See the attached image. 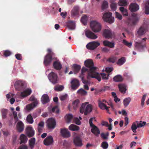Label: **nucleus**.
Returning <instances> with one entry per match:
<instances>
[{
	"mask_svg": "<svg viewBox=\"0 0 149 149\" xmlns=\"http://www.w3.org/2000/svg\"><path fill=\"white\" fill-rule=\"evenodd\" d=\"M84 64L86 67H83L81 69V73L79 76L81 78L82 82L85 84L88 83V81L84 79V75L86 72H88L87 78H94L97 79L99 81H101L100 75L96 72V68L94 66L93 61L91 59H88L84 62Z\"/></svg>",
	"mask_w": 149,
	"mask_h": 149,
	"instance_id": "1",
	"label": "nucleus"
},
{
	"mask_svg": "<svg viewBox=\"0 0 149 149\" xmlns=\"http://www.w3.org/2000/svg\"><path fill=\"white\" fill-rule=\"evenodd\" d=\"M88 104V102L83 103L80 109V113L82 114L84 113L85 116L90 113L92 110V105Z\"/></svg>",
	"mask_w": 149,
	"mask_h": 149,
	"instance_id": "2",
	"label": "nucleus"
},
{
	"mask_svg": "<svg viewBox=\"0 0 149 149\" xmlns=\"http://www.w3.org/2000/svg\"><path fill=\"white\" fill-rule=\"evenodd\" d=\"M48 54L45 56L43 62L45 66L49 65L52 62L53 57L54 56V53L50 48L47 49Z\"/></svg>",
	"mask_w": 149,
	"mask_h": 149,
	"instance_id": "3",
	"label": "nucleus"
},
{
	"mask_svg": "<svg viewBox=\"0 0 149 149\" xmlns=\"http://www.w3.org/2000/svg\"><path fill=\"white\" fill-rule=\"evenodd\" d=\"M90 27L92 31L95 33L100 32L102 29L100 24L95 20H93L90 22Z\"/></svg>",
	"mask_w": 149,
	"mask_h": 149,
	"instance_id": "4",
	"label": "nucleus"
},
{
	"mask_svg": "<svg viewBox=\"0 0 149 149\" xmlns=\"http://www.w3.org/2000/svg\"><path fill=\"white\" fill-rule=\"evenodd\" d=\"M96 121L95 118H91L89 120V123L90 126L92 127L91 130V132L96 136H98L100 132L99 128L93 123V120Z\"/></svg>",
	"mask_w": 149,
	"mask_h": 149,
	"instance_id": "5",
	"label": "nucleus"
},
{
	"mask_svg": "<svg viewBox=\"0 0 149 149\" xmlns=\"http://www.w3.org/2000/svg\"><path fill=\"white\" fill-rule=\"evenodd\" d=\"M139 19V18L137 16V15L135 13H133L131 17H128L127 22L129 26L134 25L136 24Z\"/></svg>",
	"mask_w": 149,
	"mask_h": 149,
	"instance_id": "6",
	"label": "nucleus"
},
{
	"mask_svg": "<svg viewBox=\"0 0 149 149\" xmlns=\"http://www.w3.org/2000/svg\"><path fill=\"white\" fill-rule=\"evenodd\" d=\"M147 38H144L140 42H136L135 43V47L136 49L139 51L144 50V48L146 47L145 42Z\"/></svg>",
	"mask_w": 149,
	"mask_h": 149,
	"instance_id": "7",
	"label": "nucleus"
},
{
	"mask_svg": "<svg viewBox=\"0 0 149 149\" xmlns=\"http://www.w3.org/2000/svg\"><path fill=\"white\" fill-rule=\"evenodd\" d=\"M48 77L49 81L53 84H54L58 83V77L56 73L52 72L49 74Z\"/></svg>",
	"mask_w": 149,
	"mask_h": 149,
	"instance_id": "8",
	"label": "nucleus"
},
{
	"mask_svg": "<svg viewBox=\"0 0 149 149\" xmlns=\"http://www.w3.org/2000/svg\"><path fill=\"white\" fill-rule=\"evenodd\" d=\"M112 13L110 12L105 13L103 15V18L104 20L109 23H112L114 22V18L112 17Z\"/></svg>",
	"mask_w": 149,
	"mask_h": 149,
	"instance_id": "9",
	"label": "nucleus"
},
{
	"mask_svg": "<svg viewBox=\"0 0 149 149\" xmlns=\"http://www.w3.org/2000/svg\"><path fill=\"white\" fill-rule=\"evenodd\" d=\"M29 100L34 101L32 104H28L26 106V109L28 110H30L35 107L38 104V102L33 96H32L29 98Z\"/></svg>",
	"mask_w": 149,
	"mask_h": 149,
	"instance_id": "10",
	"label": "nucleus"
},
{
	"mask_svg": "<svg viewBox=\"0 0 149 149\" xmlns=\"http://www.w3.org/2000/svg\"><path fill=\"white\" fill-rule=\"evenodd\" d=\"M100 43L97 41L90 42L86 45V48L89 50H94L100 45Z\"/></svg>",
	"mask_w": 149,
	"mask_h": 149,
	"instance_id": "11",
	"label": "nucleus"
},
{
	"mask_svg": "<svg viewBox=\"0 0 149 149\" xmlns=\"http://www.w3.org/2000/svg\"><path fill=\"white\" fill-rule=\"evenodd\" d=\"M47 127L49 129H54L56 125V122L54 119L49 118L47 122Z\"/></svg>",
	"mask_w": 149,
	"mask_h": 149,
	"instance_id": "12",
	"label": "nucleus"
},
{
	"mask_svg": "<svg viewBox=\"0 0 149 149\" xmlns=\"http://www.w3.org/2000/svg\"><path fill=\"white\" fill-rule=\"evenodd\" d=\"M24 85L23 83L20 80L16 81L14 85L15 89L19 91H22L23 89Z\"/></svg>",
	"mask_w": 149,
	"mask_h": 149,
	"instance_id": "13",
	"label": "nucleus"
},
{
	"mask_svg": "<svg viewBox=\"0 0 149 149\" xmlns=\"http://www.w3.org/2000/svg\"><path fill=\"white\" fill-rule=\"evenodd\" d=\"M73 142L75 145L77 147H81L82 145V140L80 137L78 136L74 137Z\"/></svg>",
	"mask_w": 149,
	"mask_h": 149,
	"instance_id": "14",
	"label": "nucleus"
},
{
	"mask_svg": "<svg viewBox=\"0 0 149 149\" xmlns=\"http://www.w3.org/2000/svg\"><path fill=\"white\" fill-rule=\"evenodd\" d=\"M86 36L88 38L95 39L97 38V36L95 33L89 30H87L85 31Z\"/></svg>",
	"mask_w": 149,
	"mask_h": 149,
	"instance_id": "15",
	"label": "nucleus"
},
{
	"mask_svg": "<svg viewBox=\"0 0 149 149\" xmlns=\"http://www.w3.org/2000/svg\"><path fill=\"white\" fill-rule=\"evenodd\" d=\"M71 88L73 90L76 89L80 85L79 81L76 79H72L71 82Z\"/></svg>",
	"mask_w": 149,
	"mask_h": 149,
	"instance_id": "16",
	"label": "nucleus"
},
{
	"mask_svg": "<svg viewBox=\"0 0 149 149\" xmlns=\"http://www.w3.org/2000/svg\"><path fill=\"white\" fill-rule=\"evenodd\" d=\"M139 8V5L135 3H131L129 6V9L132 12H135L137 11Z\"/></svg>",
	"mask_w": 149,
	"mask_h": 149,
	"instance_id": "17",
	"label": "nucleus"
},
{
	"mask_svg": "<svg viewBox=\"0 0 149 149\" xmlns=\"http://www.w3.org/2000/svg\"><path fill=\"white\" fill-rule=\"evenodd\" d=\"M53 142V137L51 136L47 137L43 141L44 144L46 146H49L51 145Z\"/></svg>",
	"mask_w": 149,
	"mask_h": 149,
	"instance_id": "18",
	"label": "nucleus"
},
{
	"mask_svg": "<svg viewBox=\"0 0 149 149\" xmlns=\"http://www.w3.org/2000/svg\"><path fill=\"white\" fill-rule=\"evenodd\" d=\"M61 133L62 136L65 138H68L70 136V134L67 129H61Z\"/></svg>",
	"mask_w": 149,
	"mask_h": 149,
	"instance_id": "19",
	"label": "nucleus"
},
{
	"mask_svg": "<svg viewBox=\"0 0 149 149\" xmlns=\"http://www.w3.org/2000/svg\"><path fill=\"white\" fill-rule=\"evenodd\" d=\"M26 134L29 137L33 136L34 134V132L31 127H28L26 128Z\"/></svg>",
	"mask_w": 149,
	"mask_h": 149,
	"instance_id": "20",
	"label": "nucleus"
},
{
	"mask_svg": "<svg viewBox=\"0 0 149 149\" xmlns=\"http://www.w3.org/2000/svg\"><path fill=\"white\" fill-rule=\"evenodd\" d=\"M41 100L42 104H45L48 103L50 100L48 95L47 94H44L42 95Z\"/></svg>",
	"mask_w": 149,
	"mask_h": 149,
	"instance_id": "21",
	"label": "nucleus"
},
{
	"mask_svg": "<svg viewBox=\"0 0 149 149\" xmlns=\"http://www.w3.org/2000/svg\"><path fill=\"white\" fill-rule=\"evenodd\" d=\"M103 36L105 38H111L112 36V32L109 30L105 29L103 31Z\"/></svg>",
	"mask_w": 149,
	"mask_h": 149,
	"instance_id": "22",
	"label": "nucleus"
},
{
	"mask_svg": "<svg viewBox=\"0 0 149 149\" xmlns=\"http://www.w3.org/2000/svg\"><path fill=\"white\" fill-rule=\"evenodd\" d=\"M98 105L100 108L102 109H105L107 111L108 113L110 114V113L109 112V107H107L106 105L104 103H102L100 100H99L98 101Z\"/></svg>",
	"mask_w": 149,
	"mask_h": 149,
	"instance_id": "23",
	"label": "nucleus"
},
{
	"mask_svg": "<svg viewBox=\"0 0 149 149\" xmlns=\"http://www.w3.org/2000/svg\"><path fill=\"white\" fill-rule=\"evenodd\" d=\"M147 29V28L146 26H141L138 29L137 33L139 36L143 35L145 33Z\"/></svg>",
	"mask_w": 149,
	"mask_h": 149,
	"instance_id": "24",
	"label": "nucleus"
},
{
	"mask_svg": "<svg viewBox=\"0 0 149 149\" xmlns=\"http://www.w3.org/2000/svg\"><path fill=\"white\" fill-rule=\"evenodd\" d=\"M17 128L18 131L19 132H22L24 128V125L21 121H19L17 124Z\"/></svg>",
	"mask_w": 149,
	"mask_h": 149,
	"instance_id": "25",
	"label": "nucleus"
},
{
	"mask_svg": "<svg viewBox=\"0 0 149 149\" xmlns=\"http://www.w3.org/2000/svg\"><path fill=\"white\" fill-rule=\"evenodd\" d=\"M31 92V89H27L24 91L21 92L20 96L22 97H26L30 95Z\"/></svg>",
	"mask_w": 149,
	"mask_h": 149,
	"instance_id": "26",
	"label": "nucleus"
},
{
	"mask_svg": "<svg viewBox=\"0 0 149 149\" xmlns=\"http://www.w3.org/2000/svg\"><path fill=\"white\" fill-rule=\"evenodd\" d=\"M53 65L54 68L56 70H60L62 68V65L59 61H55L53 63Z\"/></svg>",
	"mask_w": 149,
	"mask_h": 149,
	"instance_id": "27",
	"label": "nucleus"
},
{
	"mask_svg": "<svg viewBox=\"0 0 149 149\" xmlns=\"http://www.w3.org/2000/svg\"><path fill=\"white\" fill-rule=\"evenodd\" d=\"M103 44L104 46L108 47L110 48H113L115 45L114 42H111L107 40L103 42Z\"/></svg>",
	"mask_w": 149,
	"mask_h": 149,
	"instance_id": "28",
	"label": "nucleus"
},
{
	"mask_svg": "<svg viewBox=\"0 0 149 149\" xmlns=\"http://www.w3.org/2000/svg\"><path fill=\"white\" fill-rule=\"evenodd\" d=\"M118 87L120 91L123 93H125L126 91V86L124 84H120L118 85Z\"/></svg>",
	"mask_w": 149,
	"mask_h": 149,
	"instance_id": "29",
	"label": "nucleus"
},
{
	"mask_svg": "<svg viewBox=\"0 0 149 149\" xmlns=\"http://www.w3.org/2000/svg\"><path fill=\"white\" fill-rule=\"evenodd\" d=\"M20 144L25 143L27 141V138L24 134H22L20 136Z\"/></svg>",
	"mask_w": 149,
	"mask_h": 149,
	"instance_id": "30",
	"label": "nucleus"
},
{
	"mask_svg": "<svg viewBox=\"0 0 149 149\" xmlns=\"http://www.w3.org/2000/svg\"><path fill=\"white\" fill-rule=\"evenodd\" d=\"M35 138H32L29 141V145L31 149H33L34 148L35 143Z\"/></svg>",
	"mask_w": 149,
	"mask_h": 149,
	"instance_id": "31",
	"label": "nucleus"
},
{
	"mask_svg": "<svg viewBox=\"0 0 149 149\" xmlns=\"http://www.w3.org/2000/svg\"><path fill=\"white\" fill-rule=\"evenodd\" d=\"M81 66L76 64H74L73 66V69L74 73L76 74L79 72L80 70Z\"/></svg>",
	"mask_w": 149,
	"mask_h": 149,
	"instance_id": "32",
	"label": "nucleus"
},
{
	"mask_svg": "<svg viewBox=\"0 0 149 149\" xmlns=\"http://www.w3.org/2000/svg\"><path fill=\"white\" fill-rule=\"evenodd\" d=\"M2 118L3 119H5L7 117V115L8 112V110L7 109H1Z\"/></svg>",
	"mask_w": 149,
	"mask_h": 149,
	"instance_id": "33",
	"label": "nucleus"
},
{
	"mask_svg": "<svg viewBox=\"0 0 149 149\" xmlns=\"http://www.w3.org/2000/svg\"><path fill=\"white\" fill-rule=\"evenodd\" d=\"M113 79L115 82H120L123 80V78L121 75H117L114 77Z\"/></svg>",
	"mask_w": 149,
	"mask_h": 149,
	"instance_id": "34",
	"label": "nucleus"
},
{
	"mask_svg": "<svg viewBox=\"0 0 149 149\" xmlns=\"http://www.w3.org/2000/svg\"><path fill=\"white\" fill-rule=\"evenodd\" d=\"M68 27L70 29L72 30L74 29L75 27V23L72 21L68 22L67 23Z\"/></svg>",
	"mask_w": 149,
	"mask_h": 149,
	"instance_id": "35",
	"label": "nucleus"
},
{
	"mask_svg": "<svg viewBox=\"0 0 149 149\" xmlns=\"http://www.w3.org/2000/svg\"><path fill=\"white\" fill-rule=\"evenodd\" d=\"M119 9L123 16H127L128 15L127 10L124 7H120L119 8Z\"/></svg>",
	"mask_w": 149,
	"mask_h": 149,
	"instance_id": "36",
	"label": "nucleus"
},
{
	"mask_svg": "<svg viewBox=\"0 0 149 149\" xmlns=\"http://www.w3.org/2000/svg\"><path fill=\"white\" fill-rule=\"evenodd\" d=\"M126 61L125 58L122 57L119 59L116 63L117 65H123Z\"/></svg>",
	"mask_w": 149,
	"mask_h": 149,
	"instance_id": "37",
	"label": "nucleus"
},
{
	"mask_svg": "<svg viewBox=\"0 0 149 149\" xmlns=\"http://www.w3.org/2000/svg\"><path fill=\"white\" fill-rule=\"evenodd\" d=\"M69 128L71 130L76 131L78 130L79 129V127L74 124H72L70 125Z\"/></svg>",
	"mask_w": 149,
	"mask_h": 149,
	"instance_id": "38",
	"label": "nucleus"
},
{
	"mask_svg": "<svg viewBox=\"0 0 149 149\" xmlns=\"http://www.w3.org/2000/svg\"><path fill=\"white\" fill-rule=\"evenodd\" d=\"M131 101V99L129 97L125 98L123 100V104L125 106V107L127 106Z\"/></svg>",
	"mask_w": 149,
	"mask_h": 149,
	"instance_id": "39",
	"label": "nucleus"
},
{
	"mask_svg": "<svg viewBox=\"0 0 149 149\" xmlns=\"http://www.w3.org/2000/svg\"><path fill=\"white\" fill-rule=\"evenodd\" d=\"M79 8L77 7H75L71 11V15L72 16H75L78 14Z\"/></svg>",
	"mask_w": 149,
	"mask_h": 149,
	"instance_id": "40",
	"label": "nucleus"
},
{
	"mask_svg": "<svg viewBox=\"0 0 149 149\" xmlns=\"http://www.w3.org/2000/svg\"><path fill=\"white\" fill-rule=\"evenodd\" d=\"M79 101L78 100H75L73 103L72 105L74 109H76L79 106Z\"/></svg>",
	"mask_w": 149,
	"mask_h": 149,
	"instance_id": "41",
	"label": "nucleus"
},
{
	"mask_svg": "<svg viewBox=\"0 0 149 149\" xmlns=\"http://www.w3.org/2000/svg\"><path fill=\"white\" fill-rule=\"evenodd\" d=\"M108 2L104 1L102 3L101 6V9L102 10H104L106 9L108 7Z\"/></svg>",
	"mask_w": 149,
	"mask_h": 149,
	"instance_id": "42",
	"label": "nucleus"
},
{
	"mask_svg": "<svg viewBox=\"0 0 149 149\" xmlns=\"http://www.w3.org/2000/svg\"><path fill=\"white\" fill-rule=\"evenodd\" d=\"M81 21L84 25H86L87 21V16L86 15L82 16L81 19Z\"/></svg>",
	"mask_w": 149,
	"mask_h": 149,
	"instance_id": "43",
	"label": "nucleus"
},
{
	"mask_svg": "<svg viewBox=\"0 0 149 149\" xmlns=\"http://www.w3.org/2000/svg\"><path fill=\"white\" fill-rule=\"evenodd\" d=\"M117 57L116 56H112L109 58L107 60V61L109 62L114 63L117 60Z\"/></svg>",
	"mask_w": 149,
	"mask_h": 149,
	"instance_id": "44",
	"label": "nucleus"
},
{
	"mask_svg": "<svg viewBox=\"0 0 149 149\" xmlns=\"http://www.w3.org/2000/svg\"><path fill=\"white\" fill-rule=\"evenodd\" d=\"M118 4L120 6H125L127 4V2L126 0H120Z\"/></svg>",
	"mask_w": 149,
	"mask_h": 149,
	"instance_id": "45",
	"label": "nucleus"
},
{
	"mask_svg": "<svg viewBox=\"0 0 149 149\" xmlns=\"http://www.w3.org/2000/svg\"><path fill=\"white\" fill-rule=\"evenodd\" d=\"M64 88V87L63 86L61 85H58L54 87V90L57 91H62Z\"/></svg>",
	"mask_w": 149,
	"mask_h": 149,
	"instance_id": "46",
	"label": "nucleus"
},
{
	"mask_svg": "<svg viewBox=\"0 0 149 149\" xmlns=\"http://www.w3.org/2000/svg\"><path fill=\"white\" fill-rule=\"evenodd\" d=\"M26 120L30 124H32L33 122V118L31 114H29L27 116L26 118Z\"/></svg>",
	"mask_w": 149,
	"mask_h": 149,
	"instance_id": "47",
	"label": "nucleus"
},
{
	"mask_svg": "<svg viewBox=\"0 0 149 149\" xmlns=\"http://www.w3.org/2000/svg\"><path fill=\"white\" fill-rule=\"evenodd\" d=\"M145 13L147 14H149V0L145 4Z\"/></svg>",
	"mask_w": 149,
	"mask_h": 149,
	"instance_id": "48",
	"label": "nucleus"
},
{
	"mask_svg": "<svg viewBox=\"0 0 149 149\" xmlns=\"http://www.w3.org/2000/svg\"><path fill=\"white\" fill-rule=\"evenodd\" d=\"M101 146L104 149H107L108 147V144L106 141H104L102 143Z\"/></svg>",
	"mask_w": 149,
	"mask_h": 149,
	"instance_id": "49",
	"label": "nucleus"
},
{
	"mask_svg": "<svg viewBox=\"0 0 149 149\" xmlns=\"http://www.w3.org/2000/svg\"><path fill=\"white\" fill-rule=\"evenodd\" d=\"M99 75H100V79H101V76L102 77V79H105L107 80V79L109 78V75H107L105 73H101V74H99L98 73Z\"/></svg>",
	"mask_w": 149,
	"mask_h": 149,
	"instance_id": "50",
	"label": "nucleus"
},
{
	"mask_svg": "<svg viewBox=\"0 0 149 149\" xmlns=\"http://www.w3.org/2000/svg\"><path fill=\"white\" fill-rule=\"evenodd\" d=\"M137 127V125H136V124L135 123H133L131 127V129L134 132H136V130Z\"/></svg>",
	"mask_w": 149,
	"mask_h": 149,
	"instance_id": "51",
	"label": "nucleus"
},
{
	"mask_svg": "<svg viewBox=\"0 0 149 149\" xmlns=\"http://www.w3.org/2000/svg\"><path fill=\"white\" fill-rule=\"evenodd\" d=\"M123 42L124 45L128 46L129 47H130L132 46V42H129L125 40H123Z\"/></svg>",
	"mask_w": 149,
	"mask_h": 149,
	"instance_id": "52",
	"label": "nucleus"
},
{
	"mask_svg": "<svg viewBox=\"0 0 149 149\" xmlns=\"http://www.w3.org/2000/svg\"><path fill=\"white\" fill-rule=\"evenodd\" d=\"M73 121L74 123L78 125L81 124V122L78 118L74 117L73 118Z\"/></svg>",
	"mask_w": 149,
	"mask_h": 149,
	"instance_id": "53",
	"label": "nucleus"
},
{
	"mask_svg": "<svg viewBox=\"0 0 149 149\" xmlns=\"http://www.w3.org/2000/svg\"><path fill=\"white\" fill-rule=\"evenodd\" d=\"M67 121L68 123L70 122L73 118L72 115L71 114H68L66 116Z\"/></svg>",
	"mask_w": 149,
	"mask_h": 149,
	"instance_id": "54",
	"label": "nucleus"
},
{
	"mask_svg": "<svg viewBox=\"0 0 149 149\" xmlns=\"http://www.w3.org/2000/svg\"><path fill=\"white\" fill-rule=\"evenodd\" d=\"M110 7L112 10L115 11L116 9L117 4L116 3H112L110 5Z\"/></svg>",
	"mask_w": 149,
	"mask_h": 149,
	"instance_id": "55",
	"label": "nucleus"
},
{
	"mask_svg": "<svg viewBox=\"0 0 149 149\" xmlns=\"http://www.w3.org/2000/svg\"><path fill=\"white\" fill-rule=\"evenodd\" d=\"M11 54V53L10 51L6 50L4 51L3 55L5 57H7L10 56Z\"/></svg>",
	"mask_w": 149,
	"mask_h": 149,
	"instance_id": "56",
	"label": "nucleus"
},
{
	"mask_svg": "<svg viewBox=\"0 0 149 149\" xmlns=\"http://www.w3.org/2000/svg\"><path fill=\"white\" fill-rule=\"evenodd\" d=\"M115 17L119 20H121L122 18V15L117 12H115Z\"/></svg>",
	"mask_w": 149,
	"mask_h": 149,
	"instance_id": "57",
	"label": "nucleus"
},
{
	"mask_svg": "<svg viewBox=\"0 0 149 149\" xmlns=\"http://www.w3.org/2000/svg\"><path fill=\"white\" fill-rule=\"evenodd\" d=\"M68 97L67 94H65L61 96L59 98L61 101H64L67 99Z\"/></svg>",
	"mask_w": 149,
	"mask_h": 149,
	"instance_id": "58",
	"label": "nucleus"
},
{
	"mask_svg": "<svg viewBox=\"0 0 149 149\" xmlns=\"http://www.w3.org/2000/svg\"><path fill=\"white\" fill-rule=\"evenodd\" d=\"M77 92L83 95H86L87 93V92L86 91L82 89H80L79 90L77 91Z\"/></svg>",
	"mask_w": 149,
	"mask_h": 149,
	"instance_id": "59",
	"label": "nucleus"
},
{
	"mask_svg": "<svg viewBox=\"0 0 149 149\" xmlns=\"http://www.w3.org/2000/svg\"><path fill=\"white\" fill-rule=\"evenodd\" d=\"M146 124V122H145L143 121L142 122L141 121L139 123H137V127H142L143 126L145 125Z\"/></svg>",
	"mask_w": 149,
	"mask_h": 149,
	"instance_id": "60",
	"label": "nucleus"
},
{
	"mask_svg": "<svg viewBox=\"0 0 149 149\" xmlns=\"http://www.w3.org/2000/svg\"><path fill=\"white\" fill-rule=\"evenodd\" d=\"M15 56L17 59L18 60H21L22 56L21 54H15Z\"/></svg>",
	"mask_w": 149,
	"mask_h": 149,
	"instance_id": "61",
	"label": "nucleus"
},
{
	"mask_svg": "<svg viewBox=\"0 0 149 149\" xmlns=\"http://www.w3.org/2000/svg\"><path fill=\"white\" fill-rule=\"evenodd\" d=\"M13 114L14 116V119L16 120V121H17L18 120V119L17 116V112L15 111H14L13 112Z\"/></svg>",
	"mask_w": 149,
	"mask_h": 149,
	"instance_id": "62",
	"label": "nucleus"
},
{
	"mask_svg": "<svg viewBox=\"0 0 149 149\" xmlns=\"http://www.w3.org/2000/svg\"><path fill=\"white\" fill-rule=\"evenodd\" d=\"M18 149H28V148L26 145H22L19 146Z\"/></svg>",
	"mask_w": 149,
	"mask_h": 149,
	"instance_id": "63",
	"label": "nucleus"
},
{
	"mask_svg": "<svg viewBox=\"0 0 149 149\" xmlns=\"http://www.w3.org/2000/svg\"><path fill=\"white\" fill-rule=\"evenodd\" d=\"M113 70L112 68H106V71L108 73L111 72Z\"/></svg>",
	"mask_w": 149,
	"mask_h": 149,
	"instance_id": "64",
	"label": "nucleus"
}]
</instances>
